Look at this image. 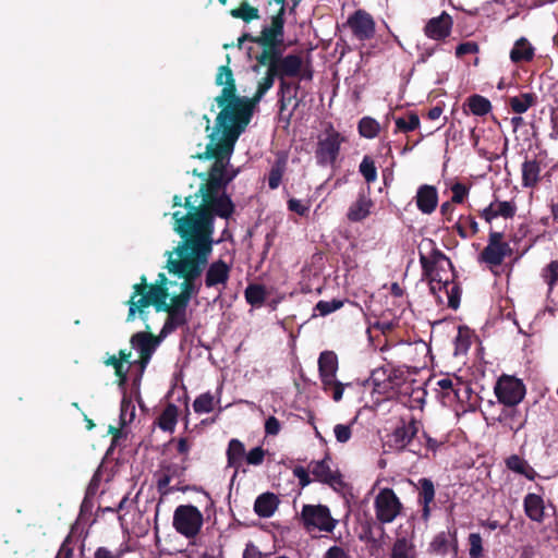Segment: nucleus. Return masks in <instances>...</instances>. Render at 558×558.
Segmentation results:
<instances>
[{
    "label": "nucleus",
    "instance_id": "22",
    "mask_svg": "<svg viewBox=\"0 0 558 558\" xmlns=\"http://www.w3.org/2000/svg\"><path fill=\"white\" fill-rule=\"evenodd\" d=\"M279 506V498L272 493L259 495L254 502V511L260 518H270Z\"/></svg>",
    "mask_w": 558,
    "mask_h": 558
},
{
    "label": "nucleus",
    "instance_id": "35",
    "mask_svg": "<svg viewBox=\"0 0 558 558\" xmlns=\"http://www.w3.org/2000/svg\"><path fill=\"white\" fill-rule=\"evenodd\" d=\"M541 277L548 287V292H551L558 282V260H551L546 265L541 272Z\"/></svg>",
    "mask_w": 558,
    "mask_h": 558
},
{
    "label": "nucleus",
    "instance_id": "57",
    "mask_svg": "<svg viewBox=\"0 0 558 558\" xmlns=\"http://www.w3.org/2000/svg\"><path fill=\"white\" fill-rule=\"evenodd\" d=\"M417 50H418V61L426 62L428 60V58H430L435 53V51L437 50V46L436 45L417 46Z\"/></svg>",
    "mask_w": 558,
    "mask_h": 558
},
{
    "label": "nucleus",
    "instance_id": "51",
    "mask_svg": "<svg viewBox=\"0 0 558 558\" xmlns=\"http://www.w3.org/2000/svg\"><path fill=\"white\" fill-rule=\"evenodd\" d=\"M325 391H331L332 399L338 402L341 400L343 395L344 386L337 381V379H332V384H329L327 386H323Z\"/></svg>",
    "mask_w": 558,
    "mask_h": 558
},
{
    "label": "nucleus",
    "instance_id": "39",
    "mask_svg": "<svg viewBox=\"0 0 558 558\" xmlns=\"http://www.w3.org/2000/svg\"><path fill=\"white\" fill-rule=\"evenodd\" d=\"M395 123L398 132L409 133L420 126V118L416 113H410L408 118H396Z\"/></svg>",
    "mask_w": 558,
    "mask_h": 558
},
{
    "label": "nucleus",
    "instance_id": "45",
    "mask_svg": "<svg viewBox=\"0 0 558 558\" xmlns=\"http://www.w3.org/2000/svg\"><path fill=\"white\" fill-rule=\"evenodd\" d=\"M470 557L482 558L483 545L482 537L478 533H471L469 536Z\"/></svg>",
    "mask_w": 558,
    "mask_h": 558
},
{
    "label": "nucleus",
    "instance_id": "2",
    "mask_svg": "<svg viewBox=\"0 0 558 558\" xmlns=\"http://www.w3.org/2000/svg\"><path fill=\"white\" fill-rule=\"evenodd\" d=\"M282 50L260 52L256 56L254 72H259L260 66H267L265 76L258 82L257 90L252 99L238 97L235 95V84L229 65L218 68L216 84L223 86L221 94L216 97L218 106L221 108L217 117L216 130L210 134L214 145L211 151L222 155V146L230 140L233 132H244L253 114L254 106L260 101L264 95L272 87L275 77L286 80V77H300L301 80H311L312 73L304 71V61L299 54H288L281 57Z\"/></svg>",
    "mask_w": 558,
    "mask_h": 558
},
{
    "label": "nucleus",
    "instance_id": "64",
    "mask_svg": "<svg viewBox=\"0 0 558 558\" xmlns=\"http://www.w3.org/2000/svg\"><path fill=\"white\" fill-rule=\"evenodd\" d=\"M466 222L469 223V227L471 230V232H470L471 236L476 234L478 232V223L475 221V219L472 217H468Z\"/></svg>",
    "mask_w": 558,
    "mask_h": 558
},
{
    "label": "nucleus",
    "instance_id": "61",
    "mask_svg": "<svg viewBox=\"0 0 558 558\" xmlns=\"http://www.w3.org/2000/svg\"><path fill=\"white\" fill-rule=\"evenodd\" d=\"M381 375H384V373H380L379 371H376V372H374V373L372 374V377H371V379H372V381H373L374 386H375V387H376V389H377L378 391H380V392L386 390V385H384L383 387H381V385H380V376H381Z\"/></svg>",
    "mask_w": 558,
    "mask_h": 558
},
{
    "label": "nucleus",
    "instance_id": "12",
    "mask_svg": "<svg viewBox=\"0 0 558 558\" xmlns=\"http://www.w3.org/2000/svg\"><path fill=\"white\" fill-rule=\"evenodd\" d=\"M417 432L418 425L414 420L408 423L403 422L389 435L388 445L396 450H403L409 447L410 451L416 453V449L412 448V446Z\"/></svg>",
    "mask_w": 558,
    "mask_h": 558
},
{
    "label": "nucleus",
    "instance_id": "41",
    "mask_svg": "<svg viewBox=\"0 0 558 558\" xmlns=\"http://www.w3.org/2000/svg\"><path fill=\"white\" fill-rule=\"evenodd\" d=\"M231 15L236 19H242L245 22L257 20L259 17L258 10L247 2H242L239 8L231 11Z\"/></svg>",
    "mask_w": 558,
    "mask_h": 558
},
{
    "label": "nucleus",
    "instance_id": "6",
    "mask_svg": "<svg viewBox=\"0 0 558 558\" xmlns=\"http://www.w3.org/2000/svg\"><path fill=\"white\" fill-rule=\"evenodd\" d=\"M196 294L197 292L181 290L178 295L171 298V303H167V308L162 311L168 312V319L161 333H169L186 323V307L191 298Z\"/></svg>",
    "mask_w": 558,
    "mask_h": 558
},
{
    "label": "nucleus",
    "instance_id": "9",
    "mask_svg": "<svg viewBox=\"0 0 558 558\" xmlns=\"http://www.w3.org/2000/svg\"><path fill=\"white\" fill-rule=\"evenodd\" d=\"M343 138L332 128L328 129L323 135L318 137L315 158L320 166L333 165Z\"/></svg>",
    "mask_w": 558,
    "mask_h": 558
},
{
    "label": "nucleus",
    "instance_id": "1",
    "mask_svg": "<svg viewBox=\"0 0 558 558\" xmlns=\"http://www.w3.org/2000/svg\"><path fill=\"white\" fill-rule=\"evenodd\" d=\"M239 136V131L232 133L222 146V155L211 151L214 140L208 143L204 154L197 155L201 159H215L209 181L205 190L185 198L184 213L178 210L172 215L174 230L184 240L167 253V269L169 274L182 279L181 290L199 292L201 276L213 251L211 213L228 218L233 211V204L223 190L238 174V170L232 169L229 162Z\"/></svg>",
    "mask_w": 558,
    "mask_h": 558
},
{
    "label": "nucleus",
    "instance_id": "50",
    "mask_svg": "<svg viewBox=\"0 0 558 558\" xmlns=\"http://www.w3.org/2000/svg\"><path fill=\"white\" fill-rule=\"evenodd\" d=\"M122 357L121 360H118L116 356H111L108 361L109 364L113 365L116 368V373L118 376L121 377V384L125 380V373L128 369H124L123 361L126 362V355L124 353H121Z\"/></svg>",
    "mask_w": 558,
    "mask_h": 558
},
{
    "label": "nucleus",
    "instance_id": "53",
    "mask_svg": "<svg viewBox=\"0 0 558 558\" xmlns=\"http://www.w3.org/2000/svg\"><path fill=\"white\" fill-rule=\"evenodd\" d=\"M288 208L291 211H294V213H296L300 216H305L308 213V210H310V206L308 205L302 203V201L296 199V198L289 199Z\"/></svg>",
    "mask_w": 558,
    "mask_h": 558
},
{
    "label": "nucleus",
    "instance_id": "32",
    "mask_svg": "<svg viewBox=\"0 0 558 558\" xmlns=\"http://www.w3.org/2000/svg\"><path fill=\"white\" fill-rule=\"evenodd\" d=\"M286 168H287L286 158H279L272 165V167L269 171V174H268V185L271 190H275L280 185L281 179L286 171Z\"/></svg>",
    "mask_w": 558,
    "mask_h": 558
},
{
    "label": "nucleus",
    "instance_id": "29",
    "mask_svg": "<svg viewBox=\"0 0 558 558\" xmlns=\"http://www.w3.org/2000/svg\"><path fill=\"white\" fill-rule=\"evenodd\" d=\"M178 408L174 404H168L159 416V427L162 430L172 432L178 422Z\"/></svg>",
    "mask_w": 558,
    "mask_h": 558
},
{
    "label": "nucleus",
    "instance_id": "36",
    "mask_svg": "<svg viewBox=\"0 0 558 558\" xmlns=\"http://www.w3.org/2000/svg\"><path fill=\"white\" fill-rule=\"evenodd\" d=\"M391 558H414V547L407 538H398L392 547Z\"/></svg>",
    "mask_w": 558,
    "mask_h": 558
},
{
    "label": "nucleus",
    "instance_id": "46",
    "mask_svg": "<svg viewBox=\"0 0 558 558\" xmlns=\"http://www.w3.org/2000/svg\"><path fill=\"white\" fill-rule=\"evenodd\" d=\"M498 217L511 218L515 214V205L511 202H494Z\"/></svg>",
    "mask_w": 558,
    "mask_h": 558
},
{
    "label": "nucleus",
    "instance_id": "37",
    "mask_svg": "<svg viewBox=\"0 0 558 558\" xmlns=\"http://www.w3.org/2000/svg\"><path fill=\"white\" fill-rule=\"evenodd\" d=\"M135 417V405L126 396L123 397L120 407V425L124 427L133 422Z\"/></svg>",
    "mask_w": 558,
    "mask_h": 558
},
{
    "label": "nucleus",
    "instance_id": "59",
    "mask_svg": "<svg viewBox=\"0 0 558 558\" xmlns=\"http://www.w3.org/2000/svg\"><path fill=\"white\" fill-rule=\"evenodd\" d=\"M482 217H483L487 222H490L493 219H495V218H497V217H498L494 203H492L488 207H486V208L482 211Z\"/></svg>",
    "mask_w": 558,
    "mask_h": 558
},
{
    "label": "nucleus",
    "instance_id": "11",
    "mask_svg": "<svg viewBox=\"0 0 558 558\" xmlns=\"http://www.w3.org/2000/svg\"><path fill=\"white\" fill-rule=\"evenodd\" d=\"M509 243L504 241V233L490 231L488 243L480 255V262L487 264L489 267L500 266L504 259L511 255Z\"/></svg>",
    "mask_w": 558,
    "mask_h": 558
},
{
    "label": "nucleus",
    "instance_id": "5",
    "mask_svg": "<svg viewBox=\"0 0 558 558\" xmlns=\"http://www.w3.org/2000/svg\"><path fill=\"white\" fill-rule=\"evenodd\" d=\"M301 520L306 531L332 532L338 523L330 514L327 506L304 505Z\"/></svg>",
    "mask_w": 558,
    "mask_h": 558
},
{
    "label": "nucleus",
    "instance_id": "27",
    "mask_svg": "<svg viewBox=\"0 0 558 558\" xmlns=\"http://www.w3.org/2000/svg\"><path fill=\"white\" fill-rule=\"evenodd\" d=\"M506 465L509 470L524 475L529 480H534L536 476V471L527 463V461L517 454L510 456L506 460Z\"/></svg>",
    "mask_w": 558,
    "mask_h": 558
},
{
    "label": "nucleus",
    "instance_id": "44",
    "mask_svg": "<svg viewBox=\"0 0 558 558\" xmlns=\"http://www.w3.org/2000/svg\"><path fill=\"white\" fill-rule=\"evenodd\" d=\"M343 305L342 301L339 300H331V301H319L315 310L319 313L322 316H326L339 308H341Z\"/></svg>",
    "mask_w": 558,
    "mask_h": 558
},
{
    "label": "nucleus",
    "instance_id": "20",
    "mask_svg": "<svg viewBox=\"0 0 558 558\" xmlns=\"http://www.w3.org/2000/svg\"><path fill=\"white\" fill-rule=\"evenodd\" d=\"M438 204V193L433 185H422L416 193V206L423 214H432Z\"/></svg>",
    "mask_w": 558,
    "mask_h": 558
},
{
    "label": "nucleus",
    "instance_id": "8",
    "mask_svg": "<svg viewBox=\"0 0 558 558\" xmlns=\"http://www.w3.org/2000/svg\"><path fill=\"white\" fill-rule=\"evenodd\" d=\"M374 508L377 520L386 524L400 514L402 504L391 488H383L375 497Z\"/></svg>",
    "mask_w": 558,
    "mask_h": 558
},
{
    "label": "nucleus",
    "instance_id": "31",
    "mask_svg": "<svg viewBox=\"0 0 558 558\" xmlns=\"http://www.w3.org/2000/svg\"><path fill=\"white\" fill-rule=\"evenodd\" d=\"M468 106L473 114L480 117L487 114L492 110L490 101L481 95H473L469 97Z\"/></svg>",
    "mask_w": 558,
    "mask_h": 558
},
{
    "label": "nucleus",
    "instance_id": "30",
    "mask_svg": "<svg viewBox=\"0 0 558 558\" xmlns=\"http://www.w3.org/2000/svg\"><path fill=\"white\" fill-rule=\"evenodd\" d=\"M245 453L244 445L239 439H231L227 450L228 465L238 468Z\"/></svg>",
    "mask_w": 558,
    "mask_h": 558
},
{
    "label": "nucleus",
    "instance_id": "14",
    "mask_svg": "<svg viewBox=\"0 0 558 558\" xmlns=\"http://www.w3.org/2000/svg\"><path fill=\"white\" fill-rule=\"evenodd\" d=\"M444 272L445 279H438V269L436 267L428 269L430 292L437 295L438 299H441L439 293L445 290V293L448 298V305L452 308H457L459 305V300L456 295H453L456 284L450 280V275L447 271Z\"/></svg>",
    "mask_w": 558,
    "mask_h": 558
},
{
    "label": "nucleus",
    "instance_id": "19",
    "mask_svg": "<svg viewBox=\"0 0 558 558\" xmlns=\"http://www.w3.org/2000/svg\"><path fill=\"white\" fill-rule=\"evenodd\" d=\"M318 368L323 386L332 384V379L336 378L338 369L337 355L331 351L320 353L318 359Z\"/></svg>",
    "mask_w": 558,
    "mask_h": 558
},
{
    "label": "nucleus",
    "instance_id": "48",
    "mask_svg": "<svg viewBox=\"0 0 558 558\" xmlns=\"http://www.w3.org/2000/svg\"><path fill=\"white\" fill-rule=\"evenodd\" d=\"M265 450L262 447H255L246 454V462L252 465H259L263 463Z\"/></svg>",
    "mask_w": 558,
    "mask_h": 558
},
{
    "label": "nucleus",
    "instance_id": "54",
    "mask_svg": "<svg viewBox=\"0 0 558 558\" xmlns=\"http://www.w3.org/2000/svg\"><path fill=\"white\" fill-rule=\"evenodd\" d=\"M281 429V424L275 416H269L265 422L266 435L276 436Z\"/></svg>",
    "mask_w": 558,
    "mask_h": 558
},
{
    "label": "nucleus",
    "instance_id": "56",
    "mask_svg": "<svg viewBox=\"0 0 558 558\" xmlns=\"http://www.w3.org/2000/svg\"><path fill=\"white\" fill-rule=\"evenodd\" d=\"M323 558H350L349 553L341 546H331Z\"/></svg>",
    "mask_w": 558,
    "mask_h": 558
},
{
    "label": "nucleus",
    "instance_id": "25",
    "mask_svg": "<svg viewBox=\"0 0 558 558\" xmlns=\"http://www.w3.org/2000/svg\"><path fill=\"white\" fill-rule=\"evenodd\" d=\"M534 57V48L524 37L518 39L510 51V59L514 63L531 61Z\"/></svg>",
    "mask_w": 558,
    "mask_h": 558
},
{
    "label": "nucleus",
    "instance_id": "4",
    "mask_svg": "<svg viewBox=\"0 0 558 558\" xmlns=\"http://www.w3.org/2000/svg\"><path fill=\"white\" fill-rule=\"evenodd\" d=\"M284 9L281 7L279 12L271 17L268 25H265L262 29L260 36L253 39L248 35H243L238 39L239 48L242 47L244 40L250 39L263 47L262 52L279 51L283 43V25H284Z\"/></svg>",
    "mask_w": 558,
    "mask_h": 558
},
{
    "label": "nucleus",
    "instance_id": "40",
    "mask_svg": "<svg viewBox=\"0 0 558 558\" xmlns=\"http://www.w3.org/2000/svg\"><path fill=\"white\" fill-rule=\"evenodd\" d=\"M359 171L368 184L377 180V169L374 160L369 156H364L360 163Z\"/></svg>",
    "mask_w": 558,
    "mask_h": 558
},
{
    "label": "nucleus",
    "instance_id": "38",
    "mask_svg": "<svg viewBox=\"0 0 558 558\" xmlns=\"http://www.w3.org/2000/svg\"><path fill=\"white\" fill-rule=\"evenodd\" d=\"M359 132L361 136L374 138L379 132V123L369 117H364L359 122Z\"/></svg>",
    "mask_w": 558,
    "mask_h": 558
},
{
    "label": "nucleus",
    "instance_id": "47",
    "mask_svg": "<svg viewBox=\"0 0 558 558\" xmlns=\"http://www.w3.org/2000/svg\"><path fill=\"white\" fill-rule=\"evenodd\" d=\"M451 191H452L451 202L457 203V204H461L469 194V189L464 184L459 183V182L454 183L451 186Z\"/></svg>",
    "mask_w": 558,
    "mask_h": 558
},
{
    "label": "nucleus",
    "instance_id": "10",
    "mask_svg": "<svg viewBox=\"0 0 558 558\" xmlns=\"http://www.w3.org/2000/svg\"><path fill=\"white\" fill-rule=\"evenodd\" d=\"M495 395L500 403L507 407H513L523 400L525 386L520 379L504 375L498 379L495 386Z\"/></svg>",
    "mask_w": 558,
    "mask_h": 558
},
{
    "label": "nucleus",
    "instance_id": "15",
    "mask_svg": "<svg viewBox=\"0 0 558 558\" xmlns=\"http://www.w3.org/2000/svg\"><path fill=\"white\" fill-rule=\"evenodd\" d=\"M348 25L359 40L371 39L375 34V21L367 12L357 10L348 19Z\"/></svg>",
    "mask_w": 558,
    "mask_h": 558
},
{
    "label": "nucleus",
    "instance_id": "34",
    "mask_svg": "<svg viewBox=\"0 0 558 558\" xmlns=\"http://www.w3.org/2000/svg\"><path fill=\"white\" fill-rule=\"evenodd\" d=\"M534 101H535V96L533 94L526 93V94H522L520 96L510 98L509 104H510L511 109L515 113L521 114V113H524L525 111H527L529 108L533 106Z\"/></svg>",
    "mask_w": 558,
    "mask_h": 558
},
{
    "label": "nucleus",
    "instance_id": "13",
    "mask_svg": "<svg viewBox=\"0 0 558 558\" xmlns=\"http://www.w3.org/2000/svg\"><path fill=\"white\" fill-rule=\"evenodd\" d=\"M452 26L453 20L451 15L444 11L440 15L429 19L423 31L427 38L442 41L450 36Z\"/></svg>",
    "mask_w": 558,
    "mask_h": 558
},
{
    "label": "nucleus",
    "instance_id": "7",
    "mask_svg": "<svg viewBox=\"0 0 558 558\" xmlns=\"http://www.w3.org/2000/svg\"><path fill=\"white\" fill-rule=\"evenodd\" d=\"M203 525V514L191 505L179 506L173 515V526L186 537L195 536Z\"/></svg>",
    "mask_w": 558,
    "mask_h": 558
},
{
    "label": "nucleus",
    "instance_id": "63",
    "mask_svg": "<svg viewBox=\"0 0 558 558\" xmlns=\"http://www.w3.org/2000/svg\"><path fill=\"white\" fill-rule=\"evenodd\" d=\"M452 211H453L452 202H445L440 207V213L444 216H447L448 219H450Z\"/></svg>",
    "mask_w": 558,
    "mask_h": 558
},
{
    "label": "nucleus",
    "instance_id": "55",
    "mask_svg": "<svg viewBox=\"0 0 558 558\" xmlns=\"http://www.w3.org/2000/svg\"><path fill=\"white\" fill-rule=\"evenodd\" d=\"M293 474L299 480L300 484L303 487L307 486L312 482V480L310 477L311 472H310L308 468L305 469L303 466H296L293 470Z\"/></svg>",
    "mask_w": 558,
    "mask_h": 558
},
{
    "label": "nucleus",
    "instance_id": "26",
    "mask_svg": "<svg viewBox=\"0 0 558 558\" xmlns=\"http://www.w3.org/2000/svg\"><path fill=\"white\" fill-rule=\"evenodd\" d=\"M299 92V84L280 80L279 87V106L280 112H283L286 108L291 105L293 100H296Z\"/></svg>",
    "mask_w": 558,
    "mask_h": 558
},
{
    "label": "nucleus",
    "instance_id": "16",
    "mask_svg": "<svg viewBox=\"0 0 558 558\" xmlns=\"http://www.w3.org/2000/svg\"><path fill=\"white\" fill-rule=\"evenodd\" d=\"M330 463L331 461L329 458H325L319 461H312L308 464V470L315 481L328 484L333 488L342 486L343 483L340 474L337 471L331 470Z\"/></svg>",
    "mask_w": 558,
    "mask_h": 558
},
{
    "label": "nucleus",
    "instance_id": "62",
    "mask_svg": "<svg viewBox=\"0 0 558 558\" xmlns=\"http://www.w3.org/2000/svg\"><path fill=\"white\" fill-rule=\"evenodd\" d=\"M190 442L187 441V439L185 438H180L178 440V451L181 453V454H187L189 451H190Z\"/></svg>",
    "mask_w": 558,
    "mask_h": 558
},
{
    "label": "nucleus",
    "instance_id": "18",
    "mask_svg": "<svg viewBox=\"0 0 558 558\" xmlns=\"http://www.w3.org/2000/svg\"><path fill=\"white\" fill-rule=\"evenodd\" d=\"M131 343L132 347L140 353L142 366L145 367L159 342L154 338L151 333L137 332L131 338Z\"/></svg>",
    "mask_w": 558,
    "mask_h": 558
},
{
    "label": "nucleus",
    "instance_id": "24",
    "mask_svg": "<svg viewBox=\"0 0 558 558\" xmlns=\"http://www.w3.org/2000/svg\"><path fill=\"white\" fill-rule=\"evenodd\" d=\"M524 510L526 515L536 522H542L544 518V501L536 494H527L524 498Z\"/></svg>",
    "mask_w": 558,
    "mask_h": 558
},
{
    "label": "nucleus",
    "instance_id": "49",
    "mask_svg": "<svg viewBox=\"0 0 558 558\" xmlns=\"http://www.w3.org/2000/svg\"><path fill=\"white\" fill-rule=\"evenodd\" d=\"M476 52H478V45L475 41H466V43L460 44L456 48V56L458 58H461V57H463L465 54H470V53H476Z\"/></svg>",
    "mask_w": 558,
    "mask_h": 558
},
{
    "label": "nucleus",
    "instance_id": "23",
    "mask_svg": "<svg viewBox=\"0 0 558 558\" xmlns=\"http://www.w3.org/2000/svg\"><path fill=\"white\" fill-rule=\"evenodd\" d=\"M372 206V199L365 194H360L357 199L349 207L347 217L353 222L362 221L369 215Z\"/></svg>",
    "mask_w": 558,
    "mask_h": 558
},
{
    "label": "nucleus",
    "instance_id": "58",
    "mask_svg": "<svg viewBox=\"0 0 558 558\" xmlns=\"http://www.w3.org/2000/svg\"><path fill=\"white\" fill-rule=\"evenodd\" d=\"M243 558H262V551L253 544H247L244 551Z\"/></svg>",
    "mask_w": 558,
    "mask_h": 558
},
{
    "label": "nucleus",
    "instance_id": "33",
    "mask_svg": "<svg viewBox=\"0 0 558 558\" xmlns=\"http://www.w3.org/2000/svg\"><path fill=\"white\" fill-rule=\"evenodd\" d=\"M266 291L263 286L250 284L245 289V299L248 304L255 307H260L265 301Z\"/></svg>",
    "mask_w": 558,
    "mask_h": 558
},
{
    "label": "nucleus",
    "instance_id": "3",
    "mask_svg": "<svg viewBox=\"0 0 558 558\" xmlns=\"http://www.w3.org/2000/svg\"><path fill=\"white\" fill-rule=\"evenodd\" d=\"M168 283V279L161 274L157 283L148 287L146 278L143 276L141 282L133 286V293L128 302L126 320L132 322L136 317L145 319L150 305H154L158 312L167 308V300L170 295Z\"/></svg>",
    "mask_w": 558,
    "mask_h": 558
},
{
    "label": "nucleus",
    "instance_id": "43",
    "mask_svg": "<svg viewBox=\"0 0 558 558\" xmlns=\"http://www.w3.org/2000/svg\"><path fill=\"white\" fill-rule=\"evenodd\" d=\"M429 548L435 554H446L448 550V535L445 532L438 533L432 541Z\"/></svg>",
    "mask_w": 558,
    "mask_h": 558
},
{
    "label": "nucleus",
    "instance_id": "42",
    "mask_svg": "<svg viewBox=\"0 0 558 558\" xmlns=\"http://www.w3.org/2000/svg\"><path fill=\"white\" fill-rule=\"evenodd\" d=\"M214 402L213 395L209 392L203 393L195 399L193 403L194 411L196 413H209L214 409Z\"/></svg>",
    "mask_w": 558,
    "mask_h": 558
},
{
    "label": "nucleus",
    "instance_id": "17",
    "mask_svg": "<svg viewBox=\"0 0 558 558\" xmlns=\"http://www.w3.org/2000/svg\"><path fill=\"white\" fill-rule=\"evenodd\" d=\"M230 266L219 259L211 263L205 274V284L207 288L223 289L230 276Z\"/></svg>",
    "mask_w": 558,
    "mask_h": 558
},
{
    "label": "nucleus",
    "instance_id": "28",
    "mask_svg": "<svg viewBox=\"0 0 558 558\" xmlns=\"http://www.w3.org/2000/svg\"><path fill=\"white\" fill-rule=\"evenodd\" d=\"M541 167L536 160H525L522 163V184L525 187H533L539 180Z\"/></svg>",
    "mask_w": 558,
    "mask_h": 558
},
{
    "label": "nucleus",
    "instance_id": "21",
    "mask_svg": "<svg viewBox=\"0 0 558 558\" xmlns=\"http://www.w3.org/2000/svg\"><path fill=\"white\" fill-rule=\"evenodd\" d=\"M435 498V487L429 478L418 480V501L422 505V517L427 520L430 515V504Z\"/></svg>",
    "mask_w": 558,
    "mask_h": 558
},
{
    "label": "nucleus",
    "instance_id": "60",
    "mask_svg": "<svg viewBox=\"0 0 558 558\" xmlns=\"http://www.w3.org/2000/svg\"><path fill=\"white\" fill-rule=\"evenodd\" d=\"M94 558H120L119 554H113L111 550L107 549L106 547H99Z\"/></svg>",
    "mask_w": 558,
    "mask_h": 558
},
{
    "label": "nucleus",
    "instance_id": "52",
    "mask_svg": "<svg viewBox=\"0 0 558 558\" xmlns=\"http://www.w3.org/2000/svg\"><path fill=\"white\" fill-rule=\"evenodd\" d=\"M336 439L339 442H347L351 438V428L349 425L337 424L333 428Z\"/></svg>",
    "mask_w": 558,
    "mask_h": 558
}]
</instances>
